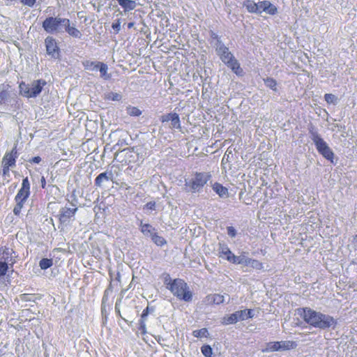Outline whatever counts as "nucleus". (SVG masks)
Segmentation results:
<instances>
[{"label":"nucleus","mask_w":357,"mask_h":357,"mask_svg":"<svg viewBox=\"0 0 357 357\" xmlns=\"http://www.w3.org/2000/svg\"><path fill=\"white\" fill-rule=\"evenodd\" d=\"M167 288L178 299L188 302L192 300V294L187 283L182 279L172 280L169 275L165 279Z\"/></svg>","instance_id":"1"},{"label":"nucleus","mask_w":357,"mask_h":357,"mask_svg":"<svg viewBox=\"0 0 357 357\" xmlns=\"http://www.w3.org/2000/svg\"><path fill=\"white\" fill-rule=\"evenodd\" d=\"M308 131L310 137L314 142L317 151L326 159L333 162L334 153L327 143L321 138L317 129L311 124L308 127Z\"/></svg>","instance_id":"2"},{"label":"nucleus","mask_w":357,"mask_h":357,"mask_svg":"<svg viewBox=\"0 0 357 357\" xmlns=\"http://www.w3.org/2000/svg\"><path fill=\"white\" fill-rule=\"evenodd\" d=\"M211 178V174L209 172H196L190 180H185V185L188 192H199Z\"/></svg>","instance_id":"3"},{"label":"nucleus","mask_w":357,"mask_h":357,"mask_svg":"<svg viewBox=\"0 0 357 357\" xmlns=\"http://www.w3.org/2000/svg\"><path fill=\"white\" fill-rule=\"evenodd\" d=\"M303 317L309 324L321 328L330 327L335 324L334 319L327 314H303Z\"/></svg>","instance_id":"4"},{"label":"nucleus","mask_w":357,"mask_h":357,"mask_svg":"<svg viewBox=\"0 0 357 357\" xmlns=\"http://www.w3.org/2000/svg\"><path fill=\"white\" fill-rule=\"evenodd\" d=\"M67 18L50 16L45 18L42 23V27L45 31L50 34L63 33L62 28L64 24L67 23Z\"/></svg>","instance_id":"5"},{"label":"nucleus","mask_w":357,"mask_h":357,"mask_svg":"<svg viewBox=\"0 0 357 357\" xmlns=\"http://www.w3.org/2000/svg\"><path fill=\"white\" fill-rule=\"evenodd\" d=\"M222 50L220 52H217L221 61L237 75H241L243 70L233 54L229 50L228 47L223 48Z\"/></svg>","instance_id":"6"},{"label":"nucleus","mask_w":357,"mask_h":357,"mask_svg":"<svg viewBox=\"0 0 357 357\" xmlns=\"http://www.w3.org/2000/svg\"><path fill=\"white\" fill-rule=\"evenodd\" d=\"M73 207L65 206L60 208L58 218L61 225L67 226L71 221L75 220V215L77 211V208L75 204Z\"/></svg>","instance_id":"7"},{"label":"nucleus","mask_w":357,"mask_h":357,"mask_svg":"<svg viewBox=\"0 0 357 357\" xmlns=\"http://www.w3.org/2000/svg\"><path fill=\"white\" fill-rule=\"evenodd\" d=\"M297 347V343L294 341L285 340L280 342H271L266 344V347L263 351L272 352L276 351H285L294 349Z\"/></svg>","instance_id":"8"},{"label":"nucleus","mask_w":357,"mask_h":357,"mask_svg":"<svg viewBox=\"0 0 357 357\" xmlns=\"http://www.w3.org/2000/svg\"><path fill=\"white\" fill-rule=\"evenodd\" d=\"M45 45L47 54L52 59H58L59 57L60 49L57 43L52 36H47L45 39Z\"/></svg>","instance_id":"9"},{"label":"nucleus","mask_w":357,"mask_h":357,"mask_svg":"<svg viewBox=\"0 0 357 357\" xmlns=\"http://www.w3.org/2000/svg\"><path fill=\"white\" fill-rule=\"evenodd\" d=\"M30 195V183L28 177L22 179L21 188L18 190L15 197V201H20L26 202L27 198Z\"/></svg>","instance_id":"10"},{"label":"nucleus","mask_w":357,"mask_h":357,"mask_svg":"<svg viewBox=\"0 0 357 357\" xmlns=\"http://www.w3.org/2000/svg\"><path fill=\"white\" fill-rule=\"evenodd\" d=\"M114 174L112 170H106L105 172L100 173L96 178L94 184L97 188H104L106 187V184L109 181L113 182Z\"/></svg>","instance_id":"11"},{"label":"nucleus","mask_w":357,"mask_h":357,"mask_svg":"<svg viewBox=\"0 0 357 357\" xmlns=\"http://www.w3.org/2000/svg\"><path fill=\"white\" fill-rule=\"evenodd\" d=\"M46 84V81L43 79L33 80L31 84H29V98H34L39 96Z\"/></svg>","instance_id":"12"},{"label":"nucleus","mask_w":357,"mask_h":357,"mask_svg":"<svg viewBox=\"0 0 357 357\" xmlns=\"http://www.w3.org/2000/svg\"><path fill=\"white\" fill-rule=\"evenodd\" d=\"M254 317V314H231L228 317H225L222 319V324L225 325H229L236 323L238 320H246Z\"/></svg>","instance_id":"13"},{"label":"nucleus","mask_w":357,"mask_h":357,"mask_svg":"<svg viewBox=\"0 0 357 357\" xmlns=\"http://www.w3.org/2000/svg\"><path fill=\"white\" fill-rule=\"evenodd\" d=\"M17 158V151L15 146L10 153H7L3 158L2 165L9 167L15 165L16 159Z\"/></svg>","instance_id":"14"},{"label":"nucleus","mask_w":357,"mask_h":357,"mask_svg":"<svg viewBox=\"0 0 357 357\" xmlns=\"http://www.w3.org/2000/svg\"><path fill=\"white\" fill-rule=\"evenodd\" d=\"M119 5L122 8L123 13L127 15L130 10H134L137 3L133 0H116Z\"/></svg>","instance_id":"15"},{"label":"nucleus","mask_w":357,"mask_h":357,"mask_svg":"<svg viewBox=\"0 0 357 357\" xmlns=\"http://www.w3.org/2000/svg\"><path fill=\"white\" fill-rule=\"evenodd\" d=\"M67 23L64 24L65 31L70 36L76 38H81L82 33L78 30L75 25L70 26V21L67 18Z\"/></svg>","instance_id":"16"},{"label":"nucleus","mask_w":357,"mask_h":357,"mask_svg":"<svg viewBox=\"0 0 357 357\" xmlns=\"http://www.w3.org/2000/svg\"><path fill=\"white\" fill-rule=\"evenodd\" d=\"M213 190L221 197L227 198L229 197L228 189L219 183H215L213 186Z\"/></svg>","instance_id":"17"},{"label":"nucleus","mask_w":357,"mask_h":357,"mask_svg":"<svg viewBox=\"0 0 357 357\" xmlns=\"http://www.w3.org/2000/svg\"><path fill=\"white\" fill-rule=\"evenodd\" d=\"M139 227L141 232L146 236L151 237L156 231L150 224H144L142 221L140 222Z\"/></svg>","instance_id":"18"},{"label":"nucleus","mask_w":357,"mask_h":357,"mask_svg":"<svg viewBox=\"0 0 357 357\" xmlns=\"http://www.w3.org/2000/svg\"><path fill=\"white\" fill-rule=\"evenodd\" d=\"M243 6L246 8L247 10L250 13H258V6L257 3H255L253 0H245L243 3Z\"/></svg>","instance_id":"19"},{"label":"nucleus","mask_w":357,"mask_h":357,"mask_svg":"<svg viewBox=\"0 0 357 357\" xmlns=\"http://www.w3.org/2000/svg\"><path fill=\"white\" fill-rule=\"evenodd\" d=\"M206 301L208 303H214L216 305H219L225 301V296L223 295L215 294L208 295L206 297Z\"/></svg>","instance_id":"20"},{"label":"nucleus","mask_w":357,"mask_h":357,"mask_svg":"<svg viewBox=\"0 0 357 357\" xmlns=\"http://www.w3.org/2000/svg\"><path fill=\"white\" fill-rule=\"evenodd\" d=\"M11 102L10 92L8 90L2 89L0 91V105H7Z\"/></svg>","instance_id":"21"},{"label":"nucleus","mask_w":357,"mask_h":357,"mask_svg":"<svg viewBox=\"0 0 357 357\" xmlns=\"http://www.w3.org/2000/svg\"><path fill=\"white\" fill-rule=\"evenodd\" d=\"M112 293V289L110 288H107L105 292L102 299V306H101V312H106L108 309H107L106 305H109V295Z\"/></svg>","instance_id":"22"},{"label":"nucleus","mask_w":357,"mask_h":357,"mask_svg":"<svg viewBox=\"0 0 357 357\" xmlns=\"http://www.w3.org/2000/svg\"><path fill=\"white\" fill-rule=\"evenodd\" d=\"M100 61H86L83 63V65L84 66V68L88 70H98L99 66L100 65Z\"/></svg>","instance_id":"23"},{"label":"nucleus","mask_w":357,"mask_h":357,"mask_svg":"<svg viewBox=\"0 0 357 357\" xmlns=\"http://www.w3.org/2000/svg\"><path fill=\"white\" fill-rule=\"evenodd\" d=\"M20 93L23 97L29 98V84H26L24 82H22L19 85Z\"/></svg>","instance_id":"24"},{"label":"nucleus","mask_w":357,"mask_h":357,"mask_svg":"<svg viewBox=\"0 0 357 357\" xmlns=\"http://www.w3.org/2000/svg\"><path fill=\"white\" fill-rule=\"evenodd\" d=\"M153 242L158 246H163L167 244V241L162 237L157 234L156 232L153 234L151 237Z\"/></svg>","instance_id":"25"},{"label":"nucleus","mask_w":357,"mask_h":357,"mask_svg":"<svg viewBox=\"0 0 357 357\" xmlns=\"http://www.w3.org/2000/svg\"><path fill=\"white\" fill-rule=\"evenodd\" d=\"M148 314H142V317L139 321L138 331L143 335L146 333L145 321Z\"/></svg>","instance_id":"26"},{"label":"nucleus","mask_w":357,"mask_h":357,"mask_svg":"<svg viewBox=\"0 0 357 357\" xmlns=\"http://www.w3.org/2000/svg\"><path fill=\"white\" fill-rule=\"evenodd\" d=\"M100 73V77L105 79H109L110 75L107 74L108 66L106 63L102 62L100 63L98 69Z\"/></svg>","instance_id":"27"},{"label":"nucleus","mask_w":357,"mask_h":357,"mask_svg":"<svg viewBox=\"0 0 357 357\" xmlns=\"http://www.w3.org/2000/svg\"><path fill=\"white\" fill-rule=\"evenodd\" d=\"M265 85L269 89H272L274 91H278L277 89V82L272 77H267L264 79Z\"/></svg>","instance_id":"28"},{"label":"nucleus","mask_w":357,"mask_h":357,"mask_svg":"<svg viewBox=\"0 0 357 357\" xmlns=\"http://www.w3.org/2000/svg\"><path fill=\"white\" fill-rule=\"evenodd\" d=\"M171 128L180 130L181 128L179 116L174 113L173 118L171 120Z\"/></svg>","instance_id":"29"},{"label":"nucleus","mask_w":357,"mask_h":357,"mask_svg":"<svg viewBox=\"0 0 357 357\" xmlns=\"http://www.w3.org/2000/svg\"><path fill=\"white\" fill-rule=\"evenodd\" d=\"M192 335L194 337L199 338V337H208V336L209 335V333H208L207 328H203L199 330L193 331Z\"/></svg>","instance_id":"30"},{"label":"nucleus","mask_w":357,"mask_h":357,"mask_svg":"<svg viewBox=\"0 0 357 357\" xmlns=\"http://www.w3.org/2000/svg\"><path fill=\"white\" fill-rule=\"evenodd\" d=\"M52 264H53L52 259H48V258H43L39 262V266H40V268L43 270H46V269L49 268L50 267H51L52 266Z\"/></svg>","instance_id":"31"},{"label":"nucleus","mask_w":357,"mask_h":357,"mask_svg":"<svg viewBox=\"0 0 357 357\" xmlns=\"http://www.w3.org/2000/svg\"><path fill=\"white\" fill-rule=\"evenodd\" d=\"M265 5H266V7H265L264 12L271 15L276 14L278 10L275 6L272 4L270 1H268V3H265Z\"/></svg>","instance_id":"32"},{"label":"nucleus","mask_w":357,"mask_h":357,"mask_svg":"<svg viewBox=\"0 0 357 357\" xmlns=\"http://www.w3.org/2000/svg\"><path fill=\"white\" fill-rule=\"evenodd\" d=\"M201 351L205 357H211L213 349L210 345L204 344L201 347Z\"/></svg>","instance_id":"33"},{"label":"nucleus","mask_w":357,"mask_h":357,"mask_svg":"<svg viewBox=\"0 0 357 357\" xmlns=\"http://www.w3.org/2000/svg\"><path fill=\"white\" fill-rule=\"evenodd\" d=\"M127 113L132 116H139L142 114V111L136 107H129L127 108Z\"/></svg>","instance_id":"34"},{"label":"nucleus","mask_w":357,"mask_h":357,"mask_svg":"<svg viewBox=\"0 0 357 357\" xmlns=\"http://www.w3.org/2000/svg\"><path fill=\"white\" fill-rule=\"evenodd\" d=\"M324 99L329 104L336 105L337 103V98L331 93H326Z\"/></svg>","instance_id":"35"},{"label":"nucleus","mask_w":357,"mask_h":357,"mask_svg":"<svg viewBox=\"0 0 357 357\" xmlns=\"http://www.w3.org/2000/svg\"><path fill=\"white\" fill-rule=\"evenodd\" d=\"M248 266L254 268H256L257 270H261L263 268V264L262 263H261L258 260H256V259H250L248 260Z\"/></svg>","instance_id":"36"},{"label":"nucleus","mask_w":357,"mask_h":357,"mask_svg":"<svg viewBox=\"0 0 357 357\" xmlns=\"http://www.w3.org/2000/svg\"><path fill=\"white\" fill-rule=\"evenodd\" d=\"M9 264H7L6 261H3L0 260V278L4 276L9 268Z\"/></svg>","instance_id":"37"},{"label":"nucleus","mask_w":357,"mask_h":357,"mask_svg":"<svg viewBox=\"0 0 357 357\" xmlns=\"http://www.w3.org/2000/svg\"><path fill=\"white\" fill-rule=\"evenodd\" d=\"M15 202H16V205L15 206V207L13 208V213L15 215H19L20 214L21 210L24 206V204L25 202H20V201H15Z\"/></svg>","instance_id":"38"},{"label":"nucleus","mask_w":357,"mask_h":357,"mask_svg":"<svg viewBox=\"0 0 357 357\" xmlns=\"http://www.w3.org/2000/svg\"><path fill=\"white\" fill-rule=\"evenodd\" d=\"M15 202H16V205L15 206V207L13 208V213L15 215H19L20 214L21 210L24 206V204L25 202H20V201H15Z\"/></svg>","instance_id":"39"},{"label":"nucleus","mask_w":357,"mask_h":357,"mask_svg":"<svg viewBox=\"0 0 357 357\" xmlns=\"http://www.w3.org/2000/svg\"><path fill=\"white\" fill-rule=\"evenodd\" d=\"M229 250V247L227 246V245H226L225 243H220L218 244V252H219V257H222V254H224V252H226V250Z\"/></svg>","instance_id":"40"},{"label":"nucleus","mask_w":357,"mask_h":357,"mask_svg":"<svg viewBox=\"0 0 357 357\" xmlns=\"http://www.w3.org/2000/svg\"><path fill=\"white\" fill-rule=\"evenodd\" d=\"M215 50H216V52H220V51H222V48H227V47H226L224 43L222 42L220 38L216 40V43L215 44Z\"/></svg>","instance_id":"41"},{"label":"nucleus","mask_w":357,"mask_h":357,"mask_svg":"<svg viewBox=\"0 0 357 357\" xmlns=\"http://www.w3.org/2000/svg\"><path fill=\"white\" fill-rule=\"evenodd\" d=\"M112 29L114 30L116 33H118L121 30V20L118 19L112 24Z\"/></svg>","instance_id":"42"},{"label":"nucleus","mask_w":357,"mask_h":357,"mask_svg":"<svg viewBox=\"0 0 357 357\" xmlns=\"http://www.w3.org/2000/svg\"><path fill=\"white\" fill-rule=\"evenodd\" d=\"M268 1H259L257 3V6H258V10H259V12L257 14H261L262 12L264 11L265 10V7H266V5H265V3H268Z\"/></svg>","instance_id":"43"},{"label":"nucleus","mask_w":357,"mask_h":357,"mask_svg":"<svg viewBox=\"0 0 357 357\" xmlns=\"http://www.w3.org/2000/svg\"><path fill=\"white\" fill-rule=\"evenodd\" d=\"M107 98L114 101H119L121 99V96L117 93H110Z\"/></svg>","instance_id":"44"},{"label":"nucleus","mask_w":357,"mask_h":357,"mask_svg":"<svg viewBox=\"0 0 357 357\" xmlns=\"http://www.w3.org/2000/svg\"><path fill=\"white\" fill-rule=\"evenodd\" d=\"M173 115H174V113H169V114L162 115L160 117V120L162 123L171 121L172 119L173 118Z\"/></svg>","instance_id":"45"},{"label":"nucleus","mask_w":357,"mask_h":357,"mask_svg":"<svg viewBox=\"0 0 357 357\" xmlns=\"http://www.w3.org/2000/svg\"><path fill=\"white\" fill-rule=\"evenodd\" d=\"M227 234L230 237L234 238L236 236V230L235 229V228L234 227H232V226L227 227Z\"/></svg>","instance_id":"46"},{"label":"nucleus","mask_w":357,"mask_h":357,"mask_svg":"<svg viewBox=\"0 0 357 357\" xmlns=\"http://www.w3.org/2000/svg\"><path fill=\"white\" fill-rule=\"evenodd\" d=\"M20 1L23 5L27 6L31 8H32L36 2V0H20Z\"/></svg>","instance_id":"47"},{"label":"nucleus","mask_w":357,"mask_h":357,"mask_svg":"<svg viewBox=\"0 0 357 357\" xmlns=\"http://www.w3.org/2000/svg\"><path fill=\"white\" fill-rule=\"evenodd\" d=\"M251 259L250 258L246 257L243 255L239 256V260L241 262H238V264H244L245 266H248V260Z\"/></svg>","instance_id":"48"},{"label":"nucleus","mask_w":357,"mask_h":357,"mask_svg":"<svg viewBox=\"0 0 357 357\" xmlns=\"http://www.w3.org/2000/svg\"><path fill=\"white\" fill-rule=\"evenodd\" d=\"M239 260V256H236L234 254H233L231 257L229 258V260H227L228 261H229L230 263H232V264H238V262H241V261H238Z\"/></svg>","instance_id":"49"},{"label":"nucleus","mask_w":357,"mask_h":357,"mask_svg":"<svg viewBox=\"0 0 357 357\" xmlns=\"http://www.w3.org/2000/svg\"><path fill=\"white\" fill-rule=\"evenodd\" d=\"M230 155L232 156V151L231 150H229V149H228L226 151V153H225V155L222 160V162L224 163L225 160L227 161H229V157H230Z\"/></svg>","instance_id":"50"},{"label":"nucleus","mask_w":357,"mask_h":357,"mask_svg":"<svg viewBox=\"0 0 357 357\" xmlns=\"http://www.w3.org/2000/svg\"><path fill=\"white\" fill-rule=\"evenodd\" d=\"M148 210L153 211L155 209V202H148L145 206Z\"/></svg>","instance_id":"51"},{"label":"nucleus","mask_w":357,"mask_h":357,"mask_svg":"<svg viewBox=\"0 0 357 357\" xmlns=\"http://www.w3.org/2000/svg\"><path fill=\"white\" fill-rule=\"evenodd\" d=\"M233 254L234 253L231 251L230 249L227 250L226 252H224V254H222V257H221L225 259L226 260H229Z\"/></svg>","instance_id":"52"},{"label":"nucleus","mask_w":357,"mask_h":357,"mask_svg":"<svg viewBox=\"0 0 357 357\" xmlns=\"http://www.w3.org/2000/svg\"><path fill=\"white\" fill-rule=\"evenodd\" d=\"M42 159L40 156H35L32 158H31L29 162H31V163H36V164H38L41 162Z\"/></svg>","instance_id":"53"},{"label":"nucleus","mask_w":357,"mask_h":357,"mask_svg":"<svg viewBox=\"0 0 357 357\" xmlns=\"http://www.w3.org/2000/svg\"><path fill=\"white\" fill-rule=\"evenodd\" d=\"M297 310H298V312H301V311H303V312H309V313L317 312L316 311L312 310L310 308H307V307L298 308Z\"/></svg>","instance_id":"54"},{"label":"nucleus","mask_w":357,"mask_h":357,"mask_svg":"<svg viewBox=\"0 0 357 357\" xmlns=\"http://www.w3.org/2000/svg\"><path fill=\"white\" fill-rule=\"evenodd\" d=\"M352 245H353L354 252H357V234L355 235L353 238Z\"/></svg>","instance_id":"55"},{"label":"nucleus","mask_w":357,"mask_h":357,"mask_svg":"<svg viewBox=\"0 0 357 357\" xmlns=\"http://www.w3.org/2000/svg\"><path fill=\"white\" fill-rule=\"evenodd\" d=\"M10 167H9V166L3 165L2 174L3 175L8 174V173H9V168Z\"/></svg>","instance_id":"56"},{"label":"nucleus","mask_w":357,"mask_h":357,"mask_svg":"<svg viewBox=\"0 0 357 357\" xmlns=\"http://www.w3.org/2000/svg\"><path fill=\"white\" fill-rule=\"evenodd\" d=\"M40 183H41V187L42 188H45L46 187V181H45V178L44 176H42L41 178V180H40Z\"/></svg>","instance_id":"57"},{"label":"nucleus","mask_w":357,"mask_h":357,"mask_svg":"<svg viewBox=\"0 0 357 357\" xmlns=\"http://www.w3.org/2000/svg\"><path fill=\"white\" fill-rule=\"evenodd\" d=\"M211 38H213V39H214V40H218V39L220 38V37L218 36V34H216V33H214V32H211Z\"/></svg>","instance_id":"58"},{"label":"nucleus","mask_w":357,"mask_h":357,"mask_svg":"<svg viewBox=\"0 0 357 357\" xmlns=\"http://www.w3.org/2000/svg\"><path fill=\"white\" fill-rule=\"evenodd\" d=\"M236 312H248V313H250V312H252V310H251V309L241 310H239V311H236Z\"/></svg>","instance_id":"59"},{"label":"nucleus","mask_w":357,"mask_h":357,"mask_svg":"<svg viewBox=\"0 0 357 357\" xmlns=\"http://www.w3.org/2000/svg\"><path fill=\"white\" fill-rule=\"evenodd\" d=\"M134 25H135V22H131L128 23L127 27H128V29H132L134 26Z\"/></svg>","instance_id":"60"},{"label":"nucleus","mask_w":357,"mask_h":357,"mask_svg":"<svg viewBox=\"0 0 357 357\" xmlns=\"http://www.w3.org/2000/svg\"><path fill=\"white\" fill-rule=\"evenodd\" d=\"M29 294H23L22 295V298L25 301H27V300H30V298H29Z\"/></svg>","instance_id":"61"},{"label":"nucleus","mask_w":357,"mask_h":357,"mask_svg":"<svg viewBox=\"0 0 357 357\" xmlns=\"http://www.w3.org/2000/svg\"><path fill=\"white\" fill-rule=\"evenodd\" d=\"M149 307H146L143 311L142 312L143 313H145V312H149Z\"/></svg>","instance_id":"62"},{"label":"nucleus","mask_w":357,"mask_h":357,"mask_svg":"<svg viewBox=\"0 0 357 357\" xmlns=\"http://www.w3.org/2000/svg\"><path fill=\"white\" fill-rule=\"evenodd\" d=\"M351 263L354 264H357V259H353L352 261H351Z\"/></svg>","instance_id":"63"},{"label":"nucleus","mask_w":357,"mask_h":357,"mask_svg":"<svg viewBox=\"0 0 357 357\" xmlns=\"http://www.w3.org/2000/svg\"><path fill=\"white\" fill-rule=\"evenodd\" d=\"M116 315H117L118 319H119V318H121V319H123L125 321H126V320L121 316V313L116 314Z\"/></svg>","instance_id":"64"}]
</instances>
